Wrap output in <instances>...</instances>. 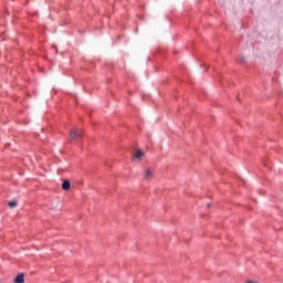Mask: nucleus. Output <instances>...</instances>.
I'll return each mask as SVG.
<instances>
[{"label": "nucleus", "mask_w": 283, "mask_h": 283, "mask_svg": "<svg viewBox=\"0 0 283 283\" xmlns=\"http://www.w3.org/2000/svg\"><path fill=\"white\" fill-rule=\"evenodd\" d=\"M62 189H63V191H70V189H72V182H70V180L65 179L62 182Z\"/></svg>", "instance_id": "obj_1"}, {"label": "nucleus", "mask_w": 283, "mask_h": 283, "mask_svg": "<svg viewBox=\"0 0 283 283\" xmlns=\"http://www.w3.org/2000/svg\"><path fill=\"white\" fill-rule=\"evenodd\" d=\"M144 178L146 180H151V178H154V171H151V169L147 168L144 172Z\"/></svg>", "instance_id": "obj_2"}, {"label": "nucleus", "mask_w": 283, "mask_h": 283, "mask_svg": "<svg viewBox=\"0 0 283 283\" xmlns=\"http://www.w3.org/2000/svg\"><path fill=\"white\" fill-rule=\"evenodd\" d=\"M14 283H25V276L21 273L13 280Z\"/></svg>", "instance_id": "obj_3"}, {"label": "nucleus", "mask_w": 283, "mask_h": 283, "mask_svg": "<svg viewBox=\"0 0 283 283\" xmlns=\"http://www.w3.org/2000/svg\"><path fill=\"white\" fill-rule=\"evenodd\" d=\"M83 134L78 130H72V140H78Z\"/></svg>", "instance_id": "obj_4"}, {"label": "nucleus", "mask_w": 283, "mask_h": 283, "mask_svg": "<svg viewBox=\"0 0 283 283\" xmlns=\"http://www.w3.org/2000/svg\"><path fill=\"white\" fill-rule=\"evenodd\" d=\"M134 156L135 158H137V160H143V158L145 157V154L140 150H137Z\"/></svg>", "instance_id": "obj_5"}, {"label": "nucleus", "mask_w": 283, "mask_h": 283, "mask_svg": "<svg viewBox=\"0 0 283 283\" xmlns=\"http://www.w3.org/2000/svg\"><path fill=\"white\" fill-rule=\"evenodd\" d=\"M9 207H10V209H14V207H17V201H9Z\"/></svg>", "instance_id": "obj_6"}, {"label": "nucleus", "mask_w": 283, "mask_h": 283, "mask_svg": "<svg viewBox=\"0 0 283 283\" xmlns=\"http://www.w3.org/2000/svg\"><path fill=\"white\" fill-rule=\"evenodd\" d=\"M245 59L244 57H241V63H245Z\"/></svg>", "instance_id": "obj_7"}, {"label": "nucleus", "mask_w": 283, "mask_h": 283, "mask_svg": "<svg viewBox=\"0 0 283 283\" xmlns=\"http://www.w3.org/2000/svg\"><path fill=\"white\" fill-rule=\"evenodd\" d=\"M211 207V203H208V208Z\"/></svg>", "instance_id": "obj_8"}]
</instances>
